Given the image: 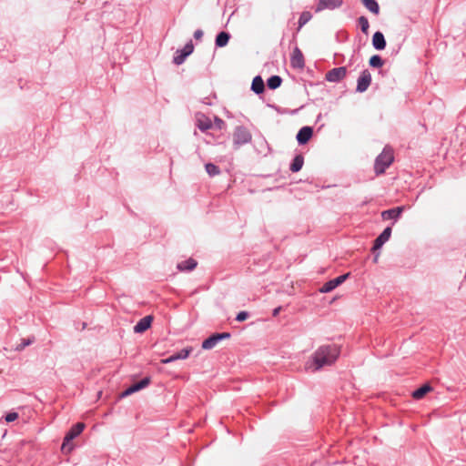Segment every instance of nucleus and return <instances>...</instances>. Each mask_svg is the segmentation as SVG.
<instances>
[{"mask_svg": "<svg viewBox=\"0 0 466 466\" xmlns=\"http://www.w3.org/2000/svg\"><path fill=\"white\" fill-rule=\"evenodd\" d=\"M340 346L335 343L319 346L311 356V361L315 370H319L325 366H331L340 355Z\"/></svg>", "mask_w": 466, "mask_h": 466, "instance_id": "obj_1", "label": "nucleus"}, {"mask_svg": "<svg viewBox=\"0 0 466 466\" xmlns=\"http://www.w3.org/2000/svg\"><path fill=\"white\" fill-rule=\"evenodd\" d=\"M393 160V150L390 147H385L382 152L375 158L374 171L376 175L385 173L386 169L392 164Z\"/></svg>", "mask_w": 466, "mask_h": 466, "instance_id": "obj_2", "label": "nucleus"}, {"mask_svg": "<svg viewBox=\"0 0 466 466\" xmlns=\"http://www.w3.org/2000/svg\"><path fill=\"white\" fill-rule=\"evenodd\" d=\"M252 135L244 126H237L233 133V146L235 149H238L241 146L249 143Z\"/></svg>", "mask_w": 466, "mask_h": 466, "instance_id": "obj_3", "label": "nucleus"}, {"mask_svg": "<svg viewBox=\"0 0 466 466\" xmlns=\"http://www.w3.org/2000/svg\"><path fill=\"white\" fill-rule=\"evenodd\" d=\"M86 425L84 422H76L74 424L64 437L62 450H67L68 451H72L73 447L70 445V443L82 433Z\"/></svg>", "mask_w": 466, "mask_h": 466, "instance_id": "obj_4", "label": "nucleus"}, {"mask_svg": "<svg viewBox=\"0 0 466 466\" xmlns=\"http://www.w3.org/2000/svg\"><path fill=\"white\" fill-rule=\"evenodd\" d=\"M194 51V45L192 40H189L182 49H177L173 57V63L179 66L185 62L187 57Z\"/></svg>", "mask_w": 466, "mask_h": 466, "instance_id": "obj_5", "label": "nucleus"}, {"mask_svg": "<svg viewBox=\"0 0 466 466\" xmlns=\"http://www.w3.org/2000/svg\"><path fill=\"white\" fill-rule=\"evenodd\" d=\"M350 276V272L342 274L338 276L335 279H332L327 282H325L322 287L319 289L321 293H329L334 290L337 287L344 283Z\"/></svg>", "mask_w": 466, "mask_h": 466, "instance_id": "obj_6", "label": "nucleus"}, {"mask_svg": "<svg viewBox=\"0 0 466 466\" xmlns=\"http://www.w3.org/2000/svg\"><path fill=\"white\" fill-rule=\"evenodd\" d=\"M151 382V378L149 376H147L140 380L139 381H137L133 384H131L129 387H127L125 390H123L120 394L121 398H126L135 392H137L145 388H147Z\"/></svg>", "mask_w": 466, "mask_h": 466, "instance_id": "obj_7", "label": "nucleus"}, {"mask_svg": "<svg viewBox=\"0 0 466 466\" xmlns=\"http://www.w3.org/2000/svg\"><path fill=\"white\" fill-rule=\"evenodd\" d=\"M391 227H386L382 232L375 238L371 248V252L375 253L377 250H380L383 245L390 239L391 236Z\"/></svg>", "mask_w": 466, "mask_h": 466, "instance_id": "obj_8", "label": "nucleus"}, {"mask_svg": "<svg viewBox=\"0 0 466 466\" xmlns=\"http://www.w3.org/2000/svg\"><path fill=\"white\" fill-rule=\"evenodd\" d=\"M371 74L368 69H364L360 72V75L357 80L356 92H365L371 84Z\"/></svg>", "mask_w": 466, "mask_h": 466, "instance_id": "obj_9", "label": "nucleus"}, {"mask_svg": "<svg viewBox=\"0 0 466 466\" xmlns=\"http://www.w3.org/2000/svg\"><path fill=\"white\" fill-rule=\"evenodd\" d=\"M346 75L347 68L345 66L335 67L327 72L325 79L328 82L338 83L341 81L346 76Z\"/></svg>", "mask_w": 466, "mask_h": 466, "instance_id": "obj_10", "label": "nucleus"}, {"mask_svg": "<svg viewBox=\"0 0 466 466\" xmlns=\"http://www.w3.org/2000/svg\"><path fill=\"white\" fill-rule=\"evenodd\" d=\"M406 209V206H399L390 209L383 210L381 212V218L383 220H393L396 222Z\"/></svg>", "mask_w": 466, "mask_h": 466, "instance_id": "obj_11", "label": "nucleus"}, {"mask_svg": "<svg viewBox=\"0 0 466 466\" xmlns=\"http://www.w3.org/2000/svg\"><path fill=\"white\" fill-rule=\"evenodd\" d=\"M313 136V127L309 126L302 127L296 135L297 142L299 146L306 145Z\"/></svg>", "mask_w": 466, "mask_h": 466, "instance_id": "obj_12", "label": "nucleus"}, {"mask_svg": "<svg viewBox=\"0 0 466 466\" xmlns=\"http://www.w3.org/2000/svg\"><path fill=\"white\" fill-rule=\"evenodd\" d=\"M343 5V0H319L316 5L315 12L319 13L325 9L334 10Z\"/></svg>", "mask_w": 466, "mask_h": 466, "instance_id": "obj_13", "label": "nucleus"}, {"mask_svg": "<svg viewBox=\"0 0 466 466\" xmlns=\"http://www.w3.org/2000/svg\"><path fill=\"white\" fill-rule=\"evenodd\" d=\"M291 67L295 69H302L305 66V60L301 50L295 46L290 57Z\"/></svg>", "mask_w": 466, "mask_h": 466, "instance_id": "obj_14", "label": "nucleus"}, {"mask_svg": "<svg viewBox=\"0 0 466 466\" xmlns=\"http://www.w3.org/2000/svg\"><path fill=\"white\" fill-rule=\"evenodd\" d=\"M196 126L200 131L206 132L213 127V124L208 116L201 112H198L196 114Z\"/></svg>", "mask_w": 466, "mask_h": 466, "instance_id": "obj_15", "label": "nucleus"}, {"mask_svg": "<svg viewBox=\"0 0 466 466\" xmlns=\"http://www.w3.org/2000/svg\"><path fill=\"white\" fill-rule=\"evenodd\" d=\"M153 316L147 315L140 319L137 324L134 326L133 329L135 333L141 334L147 331L152 325Z\"/></svg>", "mask_w": 466, "mask_h": 466, "instance_id": "obj_16", "label": "nucleus"}, {"mask_svg": "<svg viewBox=\"0 0 466 466\" xmlns=\"http://www.w3.org/2000/svg\"><path fill=\"white\" fill-rule=\"evenodd\" d=\"M191 350H192L191 348H184V349L180 350L179 351L173 353L169 357L163 359L161 360V362L163 364H168V363L177 361L178 360H186L187 358H188Z\"/></svg>", "mask_w": 466, "mask_h": 466, "instance_id": "obj_17", "label": "nucleus"}, {"mask_svg": "<svg viewBox=\"0 0 466 466\" xmlns=\"http://www.w3.org/2000/svg\"><path fill=\"white\" fill-rule=\"evenodd\" d=\"M371 43H372L373 48L378 51L384 50L387 46L385 36H384L383 33L380 31H376L373 34Z\"/></svg>", "mask_w": 466, "mask_h": 466, "instance_id": "obj_18", "label": "nucleus"}, {"mask_svg": "<svg viewBox=\"0 0 466 466\" xmlns=\"http://www.w3.org/2000/svg\"><path fill=\"white\" fill-rule=\"evenodd\" d=\"M198 266V261L192 258L183 260L177 265L179 271H192Z\"/></svg>", "mask_w": 466, "mask_h": 466, "instance_id": "obj_19", "label": "nucleus"}, {"mask_svg": "<svg viewBox=\"0 0 466 466\" xmlns=\"http://www.w3.org/2000/svg\"><path fill=\"white\" fill-rule=\"evenodd\" d=\"M231 35L227 31H220L215 38V46L216 47H224L226 46L230 39Z\"/></svg>", "mask_w": 466, "mask_h": 466, "instance_id": "obj_20", "label": "nucleus"}, {"mask_svg": "<svg viewBox=\"0 0 466 466\" xmlns=\"http://www.w3.org/2000/svg\"><path fill=\"white\" fill-rule=\"evenodd\" d=\"M250 89L257 95H260L265 91V83L260 76H256L253 78Z\"/></svg>", "mask_w": 466, "mask_h": 466, "instance_id": "obj_21", "label": "nucleus"}, {"mask_svg": "<svg viewBox=\"0 0 466 466\" xmlns=\"http://www.w3.org/2000/svg\"><path fill=\"white\" fill-rule=\"evenodd\" d=\"M432 390V387L429 383H425L412 391L411 396L415 400H421L427 393Z\"/></svg>", "mask_w": 466, "mask_h": 466, "instance_id": "obj_22", "label": "nucleus"}, {"mask_svg": "<svg viewBox=\"0 0 466 466\" xmlns=\"http://www.w3.org/2000/svg\"><path fill=\"white\" fill-rule=\"evenodd\" d=\"M303 165H304V157L302 156V154H297L293 157V159L289 165V170L292 173H297L301 170Z\"/></svg>", "mask_w": 466, "mask_h": 466, "instance_id": "obj_23", "label": "nucleus"}, {"mask_svg": "<svg viewBox=\"0 0 466 466\" xmlns=\"http://www.w3.org/2000/svg\"><path fill=\"white\" fill-rule=\"evenodd\" d=\"M220 340L218 339V334L213 333L202 341V349L208 350L213 349Z\"/></svg>", "mask_w": 466, "mask_h": 466, "instance_id": "obj_24", "label": "nucleus"}, {"mask_svg": "<svg viewBox=\"0 0 466 466\" xmlns=\"http://www.w3.org/2000/svg\"><path fill=\"white\" fill-rule=\"evenodd\" d=\"M282 84V78L278 75H273L267 79V86L268 89L275 90Z\"/></svg>", "mask_w": 466, "mask_h": 466, "instance_id": "obj_25", "label": "nucleus"}, {"mask_svg": "<svg viewBox=\"0 0 466 466\" xmlns=\"http://www.w3.org/2000/svg\"><path fill=\"white\" fill-rule=\"evenodd\" d=\"M363 5L372 14L379 15L380 5L377 0H360Z\"/></svg>", "mask_w": 466, "mask_h": 466, "instance_id": "obj_26", "label": "nucleus"}, {"mask_svg": "<svg viewBox=\"0 0 466 466\" xmlns=\"http://www.w3.org/2000/svg\"><path fill=\"white\" fill-rule=\"evenodd\" d=\"M267 106L272 109H274L278 114H280V115H288V114H291V115H295L298 113V111L302 108L303 106H300L299 108L298 109H294V110H289L288 108H284V107H280L275 104H267Z\"/></svg>", "mask_w": 466, "mask_h": 466, "instance_id": "obj_27", "label": "nucleus"}, {"mask_svg": "<svg viewBox=\"0 0 466 466\" xmlns=\"http://www.w3.org/2000/svg\"><path fill=\"white\" fill-rule=\"evenodd\" d=\"M312 17L309 11H304L300 14L298 21V31H299Z\"/></svg>", "mask_w": 466, "mask_h": 466, "instance_id": "obj_28", "label": "nucleus"}, {"mask_svg": "<svg viewBox=\"0 0 466 466\" xmlns=\"http://www.w3.org/2000/svg\"><path fill=\"white\" fill-rule=\"evenodd\" d=\"M369 65L374 68H380L384 65V60L380 55H373L369 60Z\"/></svg>", "mask_w": 466, "mask_h": 466, "instance_id": "obj_29", "label": "nucleus"}, {"mask_svg": "<svg viewBox=\"0 0 466 466\" xmlns=\"http://www.w3.org/2000/svg\"><path fill=\"white\" fill-rule=\"evenodd\" d=\"M205 169H206V172L210 176V177H215V176H218L220 174V168L213 164V163H207L205 165Z\"/></svg>", "mask_w": 466, "mask_h": 466, "instance_id": "obj_30", "label": "nucleus"}, {"mask_svg": "<svg viewBox=\"0 0 466 466\" xmlns=\"http://www.w3.org/2000/svg\"><path fill=\"white\" fill-rule=\"evenodd\" d=\"M358 24L360 27V30L363 34L365 35H368L369 33V27H370V24H369V20L366 16L364 15H361L358 18Z\"/></svg>", "mask_w": 466, "mask_h": 466, "instance_id": "obj_31", "label": "nucleus"}, {"mask_svg": "<svg viewBox=\"0 0 466 466\" xmlns=\"http://www.w3.org/2000/svg\"><path fill=\"white\" fill-rule=\"evenodd\" d=\"M34 341H35L34 337L22 339L21 342L16 345L15 350L18 351H21V350H25L27 346L31 345Z\"/></svg>", "mask_w": 466, "mask_h": 466, "instance_id": "obj_32", "label": "nucleus"}, {"mask_svg": "<svg viewBox=\"0 0 466 466\" xmlns=\"http://www.w3.org/2000/svg\"><path fill=\"white\" fill-rule=\"evenodd\" d=\"M18 419V413L15 411H11L5 414V420L6 422H13Z\"/></svg>", "mask_w": 466, "mask_h": 466, "instance_id": "obj_33", "label": "nucleus"}, {"mask_svg": "<svg viewBox=\"0 0 466 466\" xmlns=\"http://www.w3.org/2000/svg\"><path fill=\"white\" fill-rule=\"evenodd\" d=\"M249 317V312L248 311H239L236 316V320L238 322L245 321Z\"/></svg>", "mask_w": 466, "mask_h": 466, "instance_id": "obj_34", "label": "nucleus"}, {"mask_svg": "<svg viewBox=\"0 0 466 466\" xmlns=\"http://www.w3.org/2000/svg\"><path fill=\"white\" fill-rule=\"evenodd\" d=\"M214 124H215V127L219 130H221L226 125L225 121L218 116H215Z\"/></svg>", "mask_w": 466, "mask_h": 466, "instance_id": "obj_35", "label": "nucleus"}, {"mask_svg": "<svg viewBox=\"0 0 466 466\" xmlns=\"http://www.w3.org/2000/svg\"><path fill=\"white\" fill-rule=\"evenodd\" d=\"M218 334V339L221 341L223 339H228L231 337L230 332H216Z\"/></svg>", "mask_w": 466, "mask_h": 466, "instance_id": "obj_36", "label": "nucleus"}, {"mask_svg": "<svg viewBox=\"0 0 466 466\" xmlns=\"http://www.w3.org/2000/svg\"><path fill=\"white\" fill-rule=\"evenodd\" d=\"M203 35H204L203 30H201V29H197V30L194 32V38H195L196 40H200V39L203 37Z\"/></svg>", "mask_w": 466, "mask_h": 466, "instance_id": "obj_37", "label": "nucleus"}, {"mask_svg": "<svg viewBox=\"0 0 466 466\" xmlns=\"http://www.w3.org/2000/svg\"><path fill=\"white\" fill-rule=\"evenodd\" d=\"M281 309H282V308H281L280 306H279V307L275 308V309H273V311H272V316H273V317H277V316L279 314V312L281 311Z\"/></svg>", "mask_w": 466, "mask_h": 466, "instance_id": "obj_38", "label": "nucleus"}, {"mask_svg": "<svg viewBox=\"0 0 466 466\" xmlns=\"http://www.w3.org/2000/svg\"><path fill=\"white\" fill-rule=\"evenodd\" d=\"M373 254H374L373 261H374V262H377V261H378V259H379V257H380V250H377V251H376L375 253H373Z\"/></svg>", "mask_w": 466, "mask_h": 466, "instance_id": "obj_39", "label": "nucleus"}, {"mask_svg": "<svg viewBox=\"0 0 466 466\" xmlns=\"http://www.w3.org/2000/svg\"><path fill=\"white\" fill-rule=\"evenodd\" d=\"M321 117H322V115H321V114H319V115H318V116H317V120H316V121H317V122H318V121H319V120L321 119Z\"/></svg>", "mask_w": 466, "mask_h": 466, "instance_id": "obj_40", "label": "nucleus"}]
</instances>
